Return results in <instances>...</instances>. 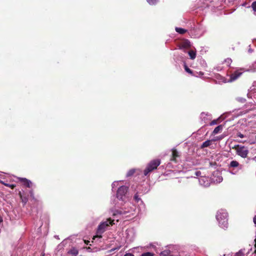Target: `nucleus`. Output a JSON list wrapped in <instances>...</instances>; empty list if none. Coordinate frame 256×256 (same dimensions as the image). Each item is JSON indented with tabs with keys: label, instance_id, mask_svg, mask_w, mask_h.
<instances>
[{
	"label": "nucleus",
	"instance_id": "23",
	"mask_svg": "<svg viewBox=\"0 0 256 256\" xmlns=\"http://www.w3.org/2000/svg\"><path fill=\"white\" fill-rule=\"evenodd\" d=\"M154 254L152 252H146L142 254L141 256H154Z\"/></svg>",
	"mask_w": 256,
	"mask_h": 256
},
{
	"label": "nucleus",
	"instance_id": "22",
	"mask_svg": "<svg viewBox=\"0 0 256 256\" xmlns=\"http://www.w3.org/2000/svg\"><path fill=\"white\" fill-rule=\"evenodd\" d=\"M218 118L212 120L210 124V126H213L218 124Z\"/></svg>",
	"mask_w": 256,
	"mask_h": 256
},
{
	"label": "nucleus",
	"instance_id": "11",
	"mask_svg": "<svg viewBox=\"0 0 256 256\" xmlns=\"http://www.w3.org/2000/svg\"><path fill=\"white\" fill-rule=\"evenodd\" d=\"M222 125H219L218 126H216L214 129V130H213V132H212V135H215L219 132H220L222 131Z\"/></svg>",
	"mask_w": 256,
	"mask_h": 256
},
{
	"label": "nucleus",
	"instance_id": "21",
	"mask_svg": "<svg viewBox=\"0 0 256 256\" xmlns=\"http://www.w3.org/2000/svg\"><path fill=\"white\" fill-rule=\"evenodd\" d=\"M244 252L242 250H240L235 254L234 256H244Z\"/></svg>",
	"mask_w": 256,
	"mask_h": 256
},
{
	"label": "nucleus",
	"instance_id": "13",
	"mask_svg": "<svg viewBox=\"0 0 256 256\" xmlns=\"http://www.w3.org/2000/svg\"><path fill=\"white\" fill-rule=\"evenodd\" d=\"M212 140H207L204 142L202 146H200L201 148H206L209 146L211 144Z\"/></svg>",
	"mask_w": 256,
	"mask_h": 256
},
{
	"label": "nucleus",
	"instance_id": "8",
	"mask_svg": "<svg viewBox=\"0 0 256 256\" xmlns=\"http://www.w3.org/2000/svg\"><path fill=\"white\" fill-rule=\"evenodd\" d=\"M172 157L170 159V161L174 162H176V158H179L180 155L179 154L176 148H172Z\"/></svg>",
	"mask_w": 256,
	"mask_h": 256
},
{
	"label": "nucleus",
	"instance_id": "20",
	"mask_svg": "<svg viewBox=\"0 0 256 256\" xmlns=\"http://www.w3.org/2000/svg\"><path fill=\"white\" fill-rule=\"evenodd\" d=\"M184 68L185 70L187 72H188V74H190L192 75H193L192 71L190 68H189L186 64H184Z\"/></svg>",
	"mask_w": 256,
	"mask_h": 256
},
{
	"label": "nucleus",
	"instance_id": "19",
	"mask_svg": "<svg viewBox=\"0 0 256 256\" xmlns=\"http://www.w3.org/2000/svg\"><path fill=\"white\" fill-rule=\"evenodd\" d=\"M136 172L135 169H131L128 171V172L126 174V176L130 177L132 176Z\"/></svg>",
	"mask_w": 256,
	"mask_h": 256
},
{
	"label": "nucleus",
	"instance_id": "3",
	"mask_svg": "<svg viewBox=\"0 0 256 256\" xmlns=\"http://www.w3.org/2000/svg\"><path fill=\"white\" fill-rule=\"evenodd\" d=\"M161 163L160 159H154L150 161L147 164L146 168L144 171V176H147L150 172L156 170Z\"/></svg>",
	"mask_w": 256,
	"mask_h": 256
},
{
	"label": "nucleus",
	"instance_id": "1",
	"mask_svg": "<svg viewBox=\"0 0 256 256\" xmlns=\"http://www.w3.org/2000/svg\"><path fill=\"white\" fill-rule=\"evenodd\" d=\"M228 214L223 210H220L218 212L216 215V218L218 222L220 227L223 228H227L228 227Z\"/></svg>",
	"mask_w": 256,
	"mask_h": 256
},
{
	"label": "nucleus",
	"instance_id": "15",
	"mask_svg": "<svg viewBox=\"0 0 256 256\" xmlns=\"http://www.w3.org/2000/svg\"><path fill=\"white\" fill-rule=\"evenodd\" d=\"M176 31L180 34H184L186 32V30L180 28H176Z\"/></svg>",
	"mask_w": 256,
	"mask_h": 256
},
{
	"label": "nucleus",
	"instance_id": "27",
	"mask_svg": "<svg viewBox=\"0 0 256 256\" xmlns=\"http://www.w3.org/2000/svg\"><path fill=\"white\" fill-rule=\"evenodd\" d=\"M222 138L223 137L222 136H217L214 139L212 140L214 142L218 140H221Z\"/></svg>",
	"mask_w": 256,
	"mask_h": 256
},
{
	"label": "nucleus",
	"instance_id": "32",
	"mask_svg": "<svg viewBox=\"0 0 256 256\" xmlns=\"http://www.w3.org/2000/svg\"><path fill=\"white\" fill-rule=\"evenodd\" d=\"M254 242H255V244H254V248H256L255 250L254 251V253H256V238H255L254 240Z\"/></svg>",
	"mask_w": 256,
	"mask_h": 256
},
{
	"label": "nucleus",
	"instance_id": "26",
	"mask_svg": "<svg viewBox=\"0 0 256 256\" xmlns=\"http://www.w3.org/2000/svg\"><path fill=\"white\" fill-rule=\"evenodd\" d=\"M252 8L254 11L256 12V1L254 2L252 4Z\"/></svg>",
	"mask_w": 256,
	"mask_h": 256
},
{
	"label": "nucleus",
	"instance_id": "17",
	"mask_svg": "<svg viewBox=\"0 0 256 256\" xmlns=\"http://www.w3.org/2000/svg\"><path fill=\"white\" fill-rule=\"evenodd\" d=\"M188 55L191 59L194 60L196 58V53L194 50H190L188 52Z\"/></svg>",
	"mask_w": 256,
	"mask_h": 256
},
{
	"label": "nucleus",
	"instance_id": "6",
	"mask_svg": "<svg viewBox=\"0 0 256 256\" xmlns=\"http://www.w3.org/2000/svg\"><path fill=\"white\" fill-rule=\"evenodd\" d=\"M242 74V72L240 70H236L230 76V78L229 82H232L237 80Z\"/></svg>",
	"mask_w": 256,
	"mask_h": 256
},
{
	"label": "nucleus",
	"instance_id": "33",
	"mask_svg": "<svg viewBox=\"0 0 256 256\" xmlns=\"http://www.w3.org/2000/svg\"><path fill=\"white\" fill-rule=\"evenodd\" d=\"M84 243H85L86 244H88V243L90 242V241H88V240H84Z\"/></svg>",
	"mask_w": 256,
	"mask_h": 256
},
{
	"label": "nucleus",
	"instance_id": "10",
	"mask_svg": "<svg viewBox=\"0 0 256 256\" xmlns=\"http://www.w3.org/2000/svg\"><path fill=\"white\" fill-rule=\"evenodd\" d=\"M181 47L182 48H189L190 47V42L188 40H186L182 42L181 43Z\"/></svg>",
	"mask_w": 256,
	"mask_h": 256
},
{
	"label": "nucleus",
	"instance_id": "9",
	"mask_svg": "<svg viewBox=\"0 0 256 256\" xmlns=\"http://www.w3.org/2000/svg\"><path fill=\"white\" fill-rule=\"evenodd\" d=\"M18 195L20 197L21 202L23 203L24 206L28 201V196L24 194H22L21 192H19Z\"/></svg>",
	"mask_w": 256,
	"mask_h": 256
},
{
	"label": "nucleus",
	"instance_id": "31",
	"mask_svg": "<svg viewBox=\"0 0 256 256\" xmlns=\"http://www.w3.org/2000/svg\"><path fill=\"white\" fill-rule=\"evenodd\" d=\"M253 221L256 226V215L254 216Z\"/></svg>",
	"mask_w": 256,
	"mask_h": 256
},
{
	"label": "nucleus",
	"instance_id": "2",
	"mask_svg": "<svg viewBox=\"0 0 256 256\" xmlns=\"http://www.w3.org/2000/svg\"><path fill=\"white\" fill-rule=\"evenodd\" d=\"M114 220L111 218H109L106 221L102 222L98 226L96 233L97 234L94 236L93 240H94L96 238H101L102 237V234L104 232L106 227L108 226L110 224L112 225L114 224Z\"/></svg>",
	"mask_w": 256,
	"mask_h": 256
},
{
	"label": "nucleus",
	"instance_id": "12",
	"mask_svg": "<svg viewBox=\"0 0 256 256\" xmlns=\"http://www.w3.org/2000/svg\"><path fill=\"white\" fill-rule=\"evenodd\" d=\"M68 253L74 256H76L78 254V250L75 248H72L68 252Z\"/></svg>",
	"mask_w": 256,
	"mask_h": 256
},
{
	"label": "nucleus",
	"instance_id": "7",
	"mask_svg": "<svg viewBox=\"0 0 256 256\" xmlns=\"http://www.w3.org/2000/svg\"><path fill=\"white\" fill-rule=\"evenodd\" d=\"M18 180L24 186L30 188L32 186V182L30 180L26 178H18Z\"/></svg>",
	"mask_w": 256,
	"mask_h": 256
},
{
	"label": "nucleus",
	"instance_id": "5",
	"mask_svg": "<svg viewBox=\"0 0 256 256\" xmlns=\"http://www.w3.org/2000/svg\"><path fill=\"white\" fill-rule=\"evenodd\" d=\"M128 187L124 186H121L117 190V198L122 200H123V196H125L128 192Z\"/></svg>",
	"mask_w": 256,
	"mask_h": 256
},
{
	"label": "nucleus",
	"instance_id": "25",
	"mask_svg": "<svg viewBox=\"0 0 256 256\" xmlns=\"http://www.w3.org/2000/svg\"><path fill=\"white\" fill-rule=\"evenodd\" d=\"M147 2L150 4L153 5L156 3L157 0H147Z\"/></svg>",
	"mask_w": 256,
	"mask_h": 256
},
{
	"label": "nucleus",
	"instance_id": "4",
	"mask_svg": "<svg viewBox=\"0 0 256 256\" xmlns=\"http://www.w3.org/2000/svg\"><path fill=\"white\" fill-rule=\"evenodd\" d=\"M232 148L235 150H236V154L242 158H246L248 156V148L243 146L237 144L234 146Z\"/></svg>",
	"mask_w": 256,
	"mask_h": 256
},
{
	"label": "nucleus",
	"instance_id": "34",
	"mask_svg": "<svg viewBox=\"0 0 256 256\" xmlns=\"http://www.w3.org/2000/svg\"><path fill=\"white\" fill-rule=\"evenodd\" d=\"M30 196H33V193H32V191H30Z\"/></svg>",
	"mask_w": 256,
	"mask_h": 256
},
{
	"label": "nucleus",
	"instance_id": "29",
	"mask_svg": "<svg viewBox=\"0 0 256 256\" xmlns=\"http://www.w3.org/2000/svg\"><path fill=\"white\" fill-rule=\"evenodd\" d=\"M124 256H134V255L131 253H126Z\"/></svg>",
	"mask_w": 256,
	"mask_h": 256
},
{
	"label": "nucleus",
	"instance_id": "30",
	"mask_svg": "<svg viewBox=\"0 0 256 256\" xmlns=\"http://www.w3.org/2000/svg\"><path fill=\"white\" fill-rule=\"evenodd\" d=\"M226 62H227L228 64H230L232 62V60L230 58H228L226 60Z\"/></svg>",
	"mask_w": 256,
	"mask_h": 256
},
{
	"label": "nucleus",
	"instance_id": "18",
	"mask_svg": "<svg viewBox=\"0 0 256 256\" xmlns=\"http://www.w3.org/2000/svg\"><path fill=\"white\" fill-rule=\"evenodd\" d=\"M239 163L236 160H232L230 163V166L232 168H236L239 166Z\"/></svg>",
	"mask_w": 256,
	"mask_h": 256
},
{
	"label": "nucleus",
	"instance_id": "35",
	"mask_svg": "<svg viewBox=\"0 0 256 256\" xmlns=\"http://www.w3.org/2000/svg\"><path fill=\"white\" fill-rule=\"evenodd\" d=\"M2 222V218H0V223Z\"/></svg>",
	"mask_w": 256,
	"mask_h": 256
},
{
	"label": "nucleus",
	"instance_id": "16",
	"mask_svg": "<svg viewBox=\"0 0 256 256\" xmlns=\"http://www.w3.org/2000/svg\"><path fill=\"white\" fill-rule=\"evenodd\" d=\"M0 182L6 186L12 189H14L16 186L15 184H6V183L4 182L2 180H0Z\"/></svg>",
	"mask_w": 256,
	"mask_h": 256
},
{
	"label": "nucleus",
	"instance_id": "24",
	"mask_svg": "<svg viewBox=\"0 0 256 256\" xmlns=\"http://www.w3.org/2000/svg\"><path fill=\"white\" fill-rule=\"evenodd\" d=\"M134 200L137 202H138L140 200V198H139V196H138V193H136L134 194Z\"/></svg>",
	"mask_w": 256,
	"mask_h": 256
},
{
	"label": "nucleus",
	"instance_id": "28",
	"mask_svg": "<svg viewBox=\"0 0 256 256\" xmlns=\"http://www.w3.org/2000/svg\"><path fill=\"white\" fill-rule=\"evenodd\" d=\"M237 136L240 137V138H243L244 137V135L240 133V132H238L236 134Z\"/></svg>",
	"mask_w": 256,
	"mask_h": 256
},
{
	"label": "nucleus",
	"instance_id": "14",
	"mask_svg": "<svg viewBox=\"0 0 256 256\" xmlns=\"http://www.w3.org/2000/svg\"><path fill=\"white\" fill-rule=\"evenodd\" d=\"M171 252L169 250H166L160 253V256H170Z\"/></svg>",
	"mask_w": 256,
	"mask_h": 256
},
{
	"label": "nucleus",
	"instance_id": "36",
	"mask_svg": "<svg viewBox=\"0 0 256 256\" xmlns=\"http://www.w3.org/2000/svg\"><path fill=\"white\" fill-rule=\"evenodd\" d=\"M87 249L90 250V247L86 248Z\"/></svg>",
	"mask_w": 256,
	"mask_h": 256
}]
</instances>
